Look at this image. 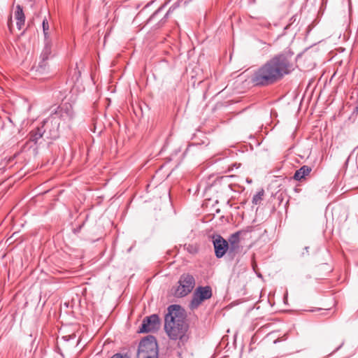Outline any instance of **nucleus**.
I'll use <instances>...</instances> for the list:
<instances>
[{"instance_id": "7ed1b4c3", "label": "nucleus", "mask_w": 358, "mask_h": 358, "mask_svg": "<svg viewBox=\"0 0 358 358\" xmlns=\"http://www.w3.org/2000/svg\"><path fill=\"white\" fill-rule=\"evenodd\" d=\"M137 358H158V346L154 336H148L140 342Z\"/></svg>"}, {"instance_id": "39448f33", "label": "nucleus", "mask_w": 358, "mask_h": 358, "mask_svg": "<svg viewBox=\"0 0 358 358\" xmlns=\"http://www.w3.org/2000/svg\"><path fill=\"white\" fill-rule=\"evenodd\" d=\"M160 321L159 316L153 314L143 319L141 327L139 328V333H148L156 331L159 329Z\"/></svg>"}, {"instance_id": "6ab92c4d", "label": "nucleus", "mask_w": 358, "mask_h": 358, "mask_svg": "<svg viewBox=\"0 0 358 358\" xmlns=\"http://www.w3.org/2000/svg\"><path fill=\"white\" fill-rule=\"evenodd\" d=\"M177 7H178V4H174L173 6H171L169 10L167 11V13L165 14V15L164 16V17L160 20L159 23H160V26H162V24H164L169 15V13H171V12H173Z\"/></svg>"}, {"instance_id": "20e7f679", "label": "nucleus", "mask_w": 358, "mask_h": 358, "mask_svg": "<svg viewBox=\"0 0 358 358\" xmlns=\"http://www.w3.org/2000/svg\"><path fill=\"white\" fill-rule=\"evenodd\" d=\"M195 285V280L193 275L189 273H183L181 275L178 286L174 292L176 297H183L190 293Z\"/></svg>"}, {"instance_id": "f8f14e48", "label": "nucleus", "mask_w": 358, "mask_h": 358, "mask_svg": "<svg viewBox=\"0 0 358 358\" xmlns=\"http://www.w3.org/2000/svg\"><path fill=\"white\" fill-rule=\"evenodd\" d=\"M50 126H52V128H50L48 131H46V137L50 139H55L59 136V123L58 122V120L57 119L53 120L52 124L50 123L48 129Z\"/></svg>"}, {"instance_id": "0eeeda50", "label": "nucleus", "mask_w": 358, "mask_h": 358, "mask_svg": "<svg viewBox=\"0 0 358 358\" xmlns=\"http://www.w3.org/2000/svg\"><path fill=\"white\" fill-rule=\"evenodd\" d=\"M55 116L51 118H47L43 121V124L41 127H38L35 129H33L29 133V141L34 142L35 144L38 143V141L42 138V136L46 134V129L49 127V124L54 120Z\"/></svg>"}, {"instance_id": "ddd939ff", "label": "nucleus", "mask_w": 358, "mask_h": 358, "mask_svg": "<svg viewBox=\"0 0 358 358\" xmlns=\"http://www.w3.org/2000/svg\"><path fill=\"white\" fill-rule=\"evenodd\" d=\"M194 292L198 294L203 300L210 299L213 295L212 289L210 286L198 287Z\"/></svg>"}, {"instance_id": "f3484780", "label": "nucleus", "mask_w": 358, "mask_h": 358, "mask_svg": "<svg viewBox=\"0 0 358 358\" xmlns=\"http://www.w3.org/2000/svg\"><path fill=\"white\" fill-rule=\"evenodd\" d=\"M240 235L241 231H236L234 234H232L229 238L228 243H240Z\"/></svg>"}, {"instance_id": "6e6552de", "label": "nucleus", "mask_w": 358, "mask_h": 358, "mask_svg": "<svg viewBox=\"0 0 358 358\" xmlns=\"http://www.w3.org/2000/svg\"><path fill=\"white\" fill-rule=\"evenodd\" d=\"M73 115L74 113L72 106L69 103H64L62 106L59 107L58 110L55 113L51 114L48 118H51L52 116H55V117H54V120H55V119L58 120L59 118L66 120H71L73 117Z\"/></svg>"}, {"instance_id": "9b49d317", "label": "nucleus", "mask_w": 358, "mask_h": 358, "mask_svg": "<svg viewBox=\"0 0 358 358\" xmlns=\"http://www.w3.org/2000/svg\"><path fill=\"white\" fill-rule=\"evenodd\" d=\"M311 171V167L306 165H303L299 169L296 171L293 176V178L296 180L300 181L302 179H304L306 176H308Z\"/></svg>"}, {"instance_id": "aec40b11", "label": "nucleus", "mask_w": 358, "mask_h": 358, "mask_svg": "<svg viewBox=\"0 0 358 358\" xmlns=\"http://www.w3.org/2000/svg\"><path fill=\"white\" fill-rule=\"evenodd\" d=\"M164 6H161L156 11H155L154 13L148 19V22H153L157 17L158 15L162 12V10L164 8Z\"/></svg>"}, {"instance_id": "5701e85b", "label": "nucleus", "mask_w": 358, "mask_h": 358, "mask_svg": "<svg viewBox=\"0 0 358 358\" xmlns=\"http://www.w3.org/2000/svg\"><path fill=\"white\" fill-rule=\"evenodd\" d=\"M355 111H356V112H358V106H356V108H355Z\"/></svg>"}, {"instance_id": "f257e3e1", "label": "nucleus", "mask_w": 358, "mask_h": 358, "mask_svg": "<svg viewBox=\"0 0 358 358\" xmlns=\"http://www.w3.org/2000/svg\"><path fill=\"white\" fill-rule=\"evenodd\" d=\"M293 55L290 50H286L274 55L254 72L252 83L255 86H268L289 74L294 70Z\"/></svg>"}, {"instance_id": "4be33fe9", "label": "nucleus", "mask_w": 358, "mask_h": 358, "mask_svg": "<svg viewBox=\"0 0 358 358\" xmlns=\"http://www.w3.org/2000/svg\"><path fill=\"white\" fill-rule=\"evenodd\" d=\"M344 342L343 341L341 345L336 348V350H338V349H340L341 348V346L343 345Z\"/></svg>"}, {"instance_id": "412c9836", "label": "nucleus", "mask_w": 358, "mask_h": 358, "mask_svg": "<svg viewBox=\"0 0 358 358\" xmlns=\"http://www.w3.org/2000/svg\"><path fill=\"white\" fill-rule=\"evenodd\" d=\"M110 358H125V357L121 353H116L113 355Z\"/></svg>"}, {"instance_id": "f03ea898", "label": "nucleus", "mask_w": 358, "mask_h": 358, "mask_svg": "<svg viewBox=\"0 0 358 358\" xmlns=\"http://www.w3.org/2000/svg\"><path fill=\"white\" fill-rule=\"evenodd\" d=\"M184 309L180 305H171L167 308L164 318V329L173 340H182L185 336L188 324L185 320Z\"/></svg>"}, {"instance_id": "423d86ee", "label": "nucleus", "mask_w": 358, "mask_h": 358, "mask_svg": "<svg viewBox=\"0 0 358 358\" xmlns=\"http://www.w3.org/2000/svg\"><path fill=\"white\" fill-rule=\"evenodd\" d=\"M213 243L217 258H222L228 252L229 243L220 235L213 236Z\"/></svg>"}, {"instance_id": "9d476101", "label": "nucleus", "mask_w": 358, "mask_h": 358, "mask_svg": "<svg viewBox=\"0 0 358 358\" xmlns=\"http://www.w3.org/2000/svg\"><path fill=\"white\" fill-rule=\"evenodd\" d=\"M14 17L16 20V25L17 29L20 30L24 24L25 15L23 12L22 7L20 5L16 6V10L14 13Z\"/></svg>"}, {"instance_id": "a211bd4d", "label": "nucleus", "mask_w": 358, "mask_h": 358, "mask_svg": "<svg viewBox=\"0 0 358 358\" xmlns=\"http://www.w3.org/2000/svg\"><path fill=\"white\" fill-rule=\"evenodd\" d=\"M239 243H229L228 253L234 255V254L239 250Z\"/></svg>"}, {"instance_id": "1a4fd4ad", "label": "nucleus", "mask_w": 358, "mask_h": 358, "mask_svg": "<svg viewBox=\"0 0 358 358\" xmlns=\"http://www.w3.org/2000/svg\"><path fill=\"white\" fill-rule=\"evenodd\" d=\"M52 52V41L51 40L45 41V45L41 54V62L39 63L40 67H44V62L48 59Z\"/></svg>"}, {"instance_id": "dca6fc26", "label": "nucleus", "mask_w": 358, "mask_h": 358, "mask_svg": "<svg viewBox=\"0 0 358 358\" xmlns=\"http://www.w3.org/2000/svg\"><path fill=\"white\" fill-rule=\"evenodd\" d=\"M264 194V189H261L260 191H259L256 194L253 196L252 203L255 205L258 204L263 199Z\"/></svg>"}, {"instance_id": "2eb2a0df", "label": "nucleus", "mask_w": 358, "mask_h": 358, "mask_svg": "<svg viewBox=\"0 0 358 358\" xmlns=\"http://www.w3.org/2000/svg\"><path fill=\"white\" fill-rule=\"evenodd\" d=\"M42 27H43V32L44 35V40H51L50 38V25L48 20L46 18H44L42 22Z\"/></svg>"}, {"instance_id": "4468645a", "label": "nucleus", "mask_w": 358, "mask_h": 358, "mask_svg": "<svg viewBox=\"0 0 358 358\" xmlns=\"http://www.w3.org/2000/svg\"><path fill=\"white\" fill-rule=\"evenodd\" d=\"M204 300L195 292L192 295V300L189 303V308L192 310L197 308Z\"/></svg>"}]
</instances>
